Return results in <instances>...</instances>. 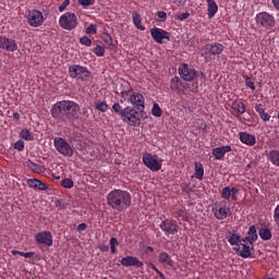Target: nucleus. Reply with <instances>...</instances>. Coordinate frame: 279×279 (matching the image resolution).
I'll return each mask as SVG.
<instances>
[{
    "mask_svg": "<svg viewBox=\"0 0 279 279\" xmlns=\"http://www.w3.org/2000/svg\"><path fill=\"white\" fill-rule=\"evenodd\" d=\"M80 105L73 100H61L57 101L50 112L53 119H59L60 121H69L73 123L80 119L81 114Z\"/></svg>",
    "mask_w": 279,
    "mask_h": 279,
    "instance_id": "f257e3e1",
    "label": "nucleus"
},
{
    "mask_svg": "<svg viewBox=\"0 0 279 279\" xmlns=\"http://www.w3.org/2000/svg\"><path fill=\"white\" fill-rule=\"evenodd\" d=\"M107 205L111 210L124 213L132 206V194L125 190H112L107 194Z\"/></svg>",
    "mask_w": 279,
    "mask_h": 279,
    "instance_id": "f03ea898",
    "label": "nucleus"
},
{
    "mask_svg": "<svg viewBox=\"0 0 279 279\" xmlns=\"http://www.w3.org/2000/svg\"><path fill=\"white\" fill-rule=\"evenodd\" d=\"M226 47L220 43H211L202 47L201 56L204 58L205 62H211L215 58L221 56Z\"/></svg>",
    "mask_w": 279,
    "mask_h": 279,
    "instance_id": "7ed1b4c3",
    "label": "nucleus"
},
{
    "mask_svg": "<svg viewBox=\"0 0 279 279\" xmlns=\"http://www.w3.org/2000/svg\"><path fill=\"white\" fill-rule=\"evenodd\" d=\"M179 75L184 82H195L196 77H201V80H206V74H204V72L196 71L187 63L179 65Z\"/></svg>",
    "mask_w": 279,
    "mask_h": 279,
    "instance_id": "20e7f679",
    "label": "nucleus"
},
{
    "mask_svg": "<svg viewBox=\"0 0 279 279\" xmlns=\"http://www.w3.org/2000/svg\"><path fill=\"white\" fill-rule=\"evenodd\" d=\"M69 75L72 80H76L77 82H86L88 77H93V72L84 65L72 64L69 66Z\"/></svg>",
    "mask_w": 279,
    "mask_h": 279,
    "instance_id": "39448f33",
    "label": "nucleus"
},
{
    "mask_svg": "<svg viewBox=\"0 0 279 279\" xmlns=\"http://www.w3.org/2000/svg\"><path fill=\"white\" fill-rule=\"evenodd\" d=\"M255 23L257 27L263 29H274L276 27V16L267 11H262L256 14Z\"/></svg>",
    "mask_w": 279,
    "mask_h": 279,
    "instance_id": "423d86ee",
    "label": "nucleus"
},
{
    "mask_svg": "<svg viewBox=\"0 0 279 279\" xmlns=\"http://www.w3.org/2000/svg\"><path fill=\"white\" fill-rule=\"evenodd\" d=\"M122 121L131 125L132 128H138L141 125V118L138 117V109L128 106L124 108V114L122 116Z\"/></svg>",
    "mask_w": 279,
    "mask_h": 279,
    "instance_id": "0eeeda50",
    "label": "nucleus"
},
{
    "mask_svg": "<svg viewBox=\"0 0 279 279\" xmlns=\"http://www.w3.org/2000/svg\"><path fill=\"white\" fill-rule=\"evenodd\" d=\"M211 213L214 214V217L218 219V221H223V219H228V217L232 215V210L226 201L216 203L211 209Z\"/></svg>",
    "mask_w": 279,
    "mask_h": 279,
    "instance_id": "6e6552de",
    "label": "nucleus"
},
{
    "mask_svg": "<svg viewBox=\"0 0 279 279\" xmlns=\"http://www.w3.org/2000/svg\"><path fill=\"white\" fill-rule=\"evenodd\" d=\"M59 25L61 29L72 32V29H75V27H77V15H75V13L72 12L63 13L59 17Z\"/></svg>",
    "mask_w": 279,
    "mask_h": 279,
    "instance_id": "1a4fd4ad",
    "label": "nucleus"
},
{
    "mask_svg": "<svg viewBox=\"0 0 279 279\" xmlns=\"http://www.w3.org/2000/svg\"><path fill=\"white\" fill-rule=\"evenodd\" d=\"M53 145L61 156H64L65 158H73V147H71V144H69L66 140L62 137H54Z\"/></svg>",
    "mask_w": 279,
    "mask_h": 279,
    "instance_id": "9d476101",
    "label": "nucleus"
},
{
    "mask_svg": "<svg viewBox=\"0 0 279 279\" xmlns=\"http://www.w3.org/2000/svg\"><path fill=\"white\" fill-rule=\"evenodd\" d=\"M26 21L31 27H41L45 23V15L40 11L33 9L28 11Z\"/></svg>",
    "mask_w": 279,
    "mask_h": 279,
    "instance_id": "9b49d317",
    "label": "nucleus"
},
{
    "mask_svg": "<svg viewBox=\"0 0 279 279\" xmlns=\"http://www.w3.org/2000/svg\"><path fill=\"white\" fill-rule=\"evenodd\" d=\"M150 36L158 45H165V43H169V40H171V34L158 27L150 29Z\"/></svg>",
    "mask_w": 279,
    "mask_h": 279,
    "instance_id": "f8f14e48",
    "label": "nucleus"
},
{
    "mask_svg": "<svg viewBox=\"0 0 279 279\" xmlns=\"http://www.w3.org/2000/svg\"><path fill=\"white\" fill-rule=\"evenodd\" d=\"M0 49L14 53V51H19V43L5 35H0Z\"/></svg>",
    "mask_w": 279,
    "mask_h": 279,
    "instance_id": "ddd939ff",
    "label": "nucleus"
},
{
    "mask_svg": "<svg viewBox=\"0 0 279 279\" xmlns=\"http://www.w3.org/2000/svg\"><path fill=\"white\" fill-rule=\"evenodd\" d=\"M142 160L145 167H147V169L150 171H160V169H162V165L158 162V159H156V157L149 153L143 154Z\"/></svg>",
    "mask_w": 279,
    "mask_h": 279,
    "instance_id": "4468645a",
    "label": "nucleus"
},
{
    "mask_svg": "<svg viewBox=\"0 0 279 279\" xmlns=\"http://www.w3.org/2000/svg\"><path fill=\"white\" fill-rule=\"evenodd\" d=\"M159 228L160 230H162V232H165L166 236H169L170 234H178V230H180V227H178V222H175V220L169 219L161 221Z\"/></svg>",
    "mask_w": 279,
    "mask_h": 279,
    "instance_id": "2eb2a0df",
    "label": "nucleus"
},
{
    "mask_svg": "<svg viewBox=\"0 0 279 279\" xmlns=\"http://www.w3.org/2000/svg\"><path fill=\"white\" fill-rule=\"evenodd\" d=\"M130 101L134 109L140 110V112L145 111V96L143 94L134 92L130 96Z\"/></svg>",
    "mask_w": 279,
    "mask_h": 279,
    "instance_id": "dca6fc26",
    "label": "nucleus"
},
{
    "mask_svg": "<svg viewBox=\"0 0 279 279\" xmlns=\"http://www.w3.org/2000/svg\"><path fill=\"white\" fill-rule=\"evenodd\" d=\"M170 90H172V93H177V95H184V90H186V83L182 82L181 77L173 76L170 80Z\"/></svg>",
    "mask_w": 279,
    "mask_h": 279,
    "instance_id": "f3484780",
    "label": "nucleus"
},
{
    "mask_svg": "<svg viewBox=\"0 0 279 279\" xmlns=\"http://www.w3.org/2000/svg\"><path fill=\"white\" fill-rule=\"evenodd\" d=\"M122 267H135V269H143L144 264L136 256H125L120 259Z\"/></svg>",
    "mask_w": 279,
    "mask_h": 279,
    "instance_id": "a211bd4d",
    "label": "nucleus"
},
{
    "mask_svg": "<svg viewBox=\"0 0 279 279\" xmlns=\"http://www.w3.org/2000/svg\"><path fill=\"white\" fill-rule=\"evenodd\" d=\"M35 241L39 244L47 245L51 247L53 245V236L49 231H41L35 235Z\"/></svg>",
    "mask_w": 279,
    "mask_h": 279,
    "instance_id": "6ab92c4d",
    "label": "nucleus"
},
{
    "mask_svg": "<svg viewBox=\"0 0 279 279\" xmlns=\"http://www.w3.org/2000/svg\"><path fill=\"white\" fill-rule=\"evenodd\" d=\"M236 195H239V189L236 187L230 189V186H225L220 191V196L222 199H227L228 202H230V199H232V202H236V199H239Z\"/></svg>",
    "mask_w": 279,
    "mask_h": 279,
    "instance_id": "aec40b11",
    "label": "nucleus"
},
{
    "mask_svg": "<svg viewBox=\"0 0 279 279\" xmlns=\"http://www.w3.org/2000/svg\"><path fill=\"white\" fill-rule=\"evenodd\" d=\"M256 241H258V231L256 230V226L252 225L248 228L247 235L244 239H242V243L254 245Z\"/></svg>",
    "mask_w": 279,
    "mask_h": 279,
    "instance_id": "412c9836",
    "label": "nucleus"
},
{
    "mask_svg": "<svg viewBox=\"0 0 279 279\" xmlns=\"http://www.w3.org/2000/svg\"><path fill=\"white\" fill-rule=\"evenodd\" d=\"M239 138L243 143V145H247V147H254L256 145V135L247 133V132H240Z\"/></svg>",
    "mask_w": 279,
    "mask_h": 279,
    "instance_id": "4be33fe9",
    "label": "nucleus"
},
{
    "mask_svg": "<svg viewBox=\"0 0 279 279\" xmlns=\"http://www.w3.org/2000/svg\"><path fill=\"white\" fill-rule=\"evenodd\" d=\"M252 250H254V244H245V242H241L238 246V254L241 258H250L252 256Z\"/></svg>",
    "mask_w": 279,
    "mask_h": 279,
    "instance_id": "5701e85b",
    "label": "nucleus"
},
{
    "mask_svg": "<svg viewBox=\"0 0 279 279\" xmlns=\"http://www.w3.org/2000/svg\"><path fill=\"white\" fill-rule=\"evenodd\" d=\"M232 151V146H220L213 149V156L216 160H222L226 156V154H230Z\"/></svg>",
    "mask_w": 279,
    "mask_h": 279,
    "instance_id": "b1692460",
    "label": "nucleus"
},
{
    "mask_svg": "<svg viewBox=\"0 0 279 279\" xmlns=\"http://www.w3.org/2000/svg\"><path fill=\"white\" fill-rule=\"evenodd\" d=\"M158 262L163 265V267H169L172 269V267H175V262L171 258V255L167 252H161L158 255Z\"/></svg>",
    "mask_w": 279,
    "mask_h": 279,
    "instance_id": "393cba45",
    "label": "nucleus"
},
{
    "mask_svg": "<svg viewBox=\"0 0 279 279\" xmlns=\"http://www.w3.org/2000/svg\"><path fill=\"white\" fill-rule=\"evenodd\" d=\"M231 109L233 110V112H235L234 117H236V119H239L241 114H245V104H243V101L241 100H232Z\"/></svg>",
    "mask_w": 279,
    "mask_h": 279,
    "instance_id": "a878e982",
    "label": "nucleus"
},
{
    "mask_svg": "<svg viewBox=\"0 0 279 279\" xmlns=\"http://www.w3.org/2000/svg\"><path fill=\"white\" fill-rule=\"evenodd\" d=\"M226 239L228 243H230V245H236V247H239V245L243 243V239H241V234L236 232H232V231L227 232Z\"/></svg>",
    "mask_w": 279,
    "mask_h": 279,
    "instance_id": "bb28decb",
    "label": "nucleus"
},
{
    "mask_svg": "<svg viewBox=\"0 0 279 279\" xmlns=\"http://www.w3.org/2000/svg\"><path fill=\"white\" fill-rule=\"evenodd\" d=\"M27 184L31 189H35V191H47V189H49L45 182L38 179H28Z\"/></svg>",
    "mask_w": 279,
    "mask_h": 279,
    "instance_id": "cd10ccee",
    "label": "nucleus"
},
{
    "mask_svg": "<svg viewBox=\"0 0 279 279\" xmlns=\"http://www.w3.org/2000/svg\"><path fill=\"white\" fill-rule=\"evenodd\" d=\"M207 1V14L208 19H214L215 14L219 12V5L215 0H206Z\"/></svg>",
    "mask_w": 279,
    "mask_h": 279,
    "instance_id": "c85d7f7f",
    "label": "nucleus"
},
{
    "mask_svg": "<svg viewBox=\"0 0 279 279\" xmlns=\"http://www.w3.org/2000/svg\"><path fill=\"white\" fill-rule=\"evenodd\" d=\"M255 111L259 114V118L265 123H267V121H269V119H271V116H269V113L265 111V105H263V104L255 105Z\"/></svg>",
    "mask_w": 279,
    "mask_h": 279,
    "instance_id": "c756f323",
    "label": "nucleus"
},
{
    "mask_svg": "<svg viewBox=\"0 0 279 279\" xmlns=\"http://www.w3.org/2000/svg\"><path fill=\"white\" fill-rule=\"evenodd\" d=\"M132 19H133V25L136 27V29H140V32H145V26L142 24L143 19L141 17V14L136 11H133Z\"/></svg>",
    "mask_w": 279,
    "mask_h": 279,
    "instance_id": "7c9ffc66",
    "label": "nucleus"
},
{
    "mask_svg": "<svg viewBox=\"0 0 279 279\" xmlns=\"http://www.w3.org/2000/svg\"><path fill=\"white\" fill-rule=\"evenodd\" d=\"M26 167H28V169H31V171H33L34 173H45V171H47L45 166H39L32 160L26 161Z\"/></svg>",
    "mask_w": 279,
    "mask_h": 279,
    "instance_id": "2f4dec72",
    "label": "nucleus"
},
{
    "mask_svg": "<svg viewBox=\"0 0 279 279\" xmlns=\"http://www.w3.org/2000/svg\"><path fill=\"white\" fill-rule=\"evenodd\" d=\"M11 254L13 256L19 255V256H23L24 258H35V260H40V255H36V253L34 252L25 253V252L13 250L11 251Z\"/></svg>",
    "mask_w": 279,
    "mask_h": 279,
    "instance_id": "473e14b6",
    "label": "nucleus"
},
{
    "mask_svg": "<svg viewBox=\"0 0 279 279\" xmlns=\"http://www.w3.org/2000/svg\"><path fill=\"white\" fill-rule=\"evenodd\" d=\"M267 159L271 165L275 167H279V150L278 149H272L267 154Z\"/></svg>",
    "mask_w": 279,
    "mask_h": 279,
    "instance_id": "72a5a7b5",
    "label": "nucleus"
},
{
    "mask_svg": "<svg viewBox=\"0 0 279 279\" xmlns=\"http://www.w3.org/2000/svg\"><path fill=\"white\" fill-rule=\"evenodd\" d=\"M259 234V239H262V241H271V230H269V228L267 227H263L259 229L258 231Z\"/></svg>",
    "mask_w": 279,
    "mask_h": 279,
    "instance_id": "f704fd0d",
    "label": "nucleus"
},
{
    "mask_svg": "<svg viewBox=\"0 0 279 279\" xmlns=\"http://www.w3.org/2000/svg\"><path fill=\"white\" fill-rule=\"evenodd\" d=\"M194 167V177L196 178V180H204V166L199 162H195Z\"/></svg>",
    "mask_w": 279,
    "mask_h": 279,
    "instance_id": "c9c22d12",
    "label": "nucleus"
},
{
    "mask_svg": "<svg viewBox=\"0 0 279 279\" xmlns=\"http://www.w3.org/2000/svg\"><path fill=\"white\" fill-rule=\"evenodd\" d=\"M95 109L98 110V112H108V104H106V101L102 100H96Z\"/></svg>",
    "mask_w": 279,
    "mask_h": 279,
    "instance_id": "e433bc0d",
    "label": "nucleus"
},
{
    "mask_svg": "<svg viewBox=\"0 0 279 279\" xmlns=\"http://www.w3.org/2000/svg\"><path fill=\"white\" fill-rule=\"evenodd\" d=\"M112 110H113V112H116V114H119L121 117V119H123V116L125 114V108H123L121 106V104L114 102L112 105Z\"/></svg>",
    "mask_w": 279,
    "mask_h": 279,
    "instance_id": "4c0bfd02",
    "label": "nucleus"
},
{
    "mask_svg": "<svg viewBox=\"0 0 279 279\" xmlns=\"http://www.w3.org/2000/svg\"><path fill=\"white\" fill-rule=\"evenodd\" d=\"M20 136L24 141H34V134H32V132L27 129L22 130Z\"/></svg>",
    "mask_w": 279,
    "mask_h": 279,
    "instance_id": "58836bf2",
    "label": "nucleus"
},
{
    "mask_svg": "<svg viewBox=\"0 0 279 279\" xmlns=\"http://www.w3.org/2000/svg\"><path fill=\"white\" fill-rule=\"evenodd\" d=\"M174 217L179 220V221H186L187 217H186V211H184V209H178L174 213Z\"/></svg>",
    "mask_w": 279,
    "mask_h": 279,
    "instance_id": "ea45409f",
    "label": "nucleus"
},
{
    "mask_svg": "<svg viewBox=\"0 0 279 279\" xmlns=\"http://www.w3.org/2000/svg\"><path fill=\"white\" fill-rule=\"evenodd\" d=\"M93 52L95 53V56H97L98 58H104L105 53H106V48L97 45L94 49Z\"/></svg>",
    "mask_w": 279,
    "mask_h": 279,
    "instance_id": "a19ab883",
    "label": "nucleus"
},
{
    "mask_svg": "<svg viewBox=\"0 0 279 279\" xmlns=\"http://www.w3.org/2000/svg\"><path fill=\"white\" fill-rule=\"evenodd\" d=\"M111 254H117V246H119V240L117 238H111L109 240Z\"/></svg>",
    "mask_w": 279,
    "mask_h": 279,
    "instance_id": "79ce46f5",
    "label": "nucleus"
},
{
    "mask_svg": "<svg viewBox=\"0 0 279 279\" xmlns=\"http://www.w3.org/2000/svg\"><path fill=\"white\" fill-rule=\"evenodd\" d=\"M151 114L153 117H162V109H160V106L157 102L153 105Z\"/></svg>",
    "mask_w": 279,
    "mask_h": 279,
    "instance_id": "37998d69",
    "label": "nucleus"
},
{
    "mask_svg": "<svg viewBox=\"0 0 279 279\" xmlns=\"http://www.w3.org/2000/svg\"><path fill=\"white\" fill-rule=\"evenodd\" d=\"M61 186H63V189H73L75 183L71 179H63L61 180Z\"/></svg>",
    "mask_w": 279,
    "mask_h": 279,
    "instance_id": "c03bdc74",
    "label": "nucleus"
},
{
    "mask_svg": "<svg viewBox=\"0 0 279 279\" xmlns=\"http://www.w3.org/2000/svg\"><path fill=\"white\" fill-rule=\"evenodd\" d=\"M14 149H17V151H23L25 149V142L22 140H19L17 142L14 143Z\"/></svg>",
    "mask_w": 279,
    "mask_h": 279,
    "instance_id": "a18cd8bd",
    "label": "nucleus"
},
{
    "mask_svg": "<svg viewBox=\"0 0 279 279\" xmlns=\"http://www.w3.org/2000/svg\"><path fill=\"white\" fill-rule=\"evenodd\" d=\"M80 43H81V45H85V47H90V45H93V40H90V38H88V36L81 37Z\"/></svg>",
    "mask_w": 279,
    "mask_h": 279,
    "instance_id": "49530a36",
    "label": "nucleus"
},
{
    "mask_svg": "<svg viewBox=\"0 0 279 279\" xmlns=\"http://www.w3.org/2000/svg\"><path fill=\"white\" fill-rule=\"evenodd\" d=\"M78 4L83 8H88L90 5H95V0H78Z\"/></svg>",
    "mask_w": 279,
    "mask_h": 279,
    "instance_id": "de8ad7c7",
    "label": "nucleus"
},
{
    "mask_svg": "<svg viewBox=\"0 0 279 279\" xmlns=\"http://www.w3.org/2000/svg\"><path fill=\"white\" fill-rule=\"evenodd\" d=\"M245 84H246L247 88H251V90H256V85H254V81H252V77L246 76Z\"/></svg>",
    "mask_w": 279,
    "mask_h": 279,
    "instance_id": "09e8293b",
    "label": "nucleus"
},
{
    "mask_svg": "<svg viewBox=\"0 0 279 279\" xmlns=\"http://www.w3.org/2000/svg\"><path fill=\"white\" fill-rule=\"evenodd\" d=\"M86 34H90V35L97 34V24H90V25L86 28Z\"/></svg>",
    "mask_w": 279,
    "mask_h": 279,
    "instance_id": "8fccbe9b",
    "label": "nucleus"
},
{
    "mask_svg": "<svg viewBox=\"0 0 279 279\" xmlns=\"http://www.w3.org/2000/svg\"><path fill=\"white\" fill-rule=\"evenodd\" d=\"M71 0H64L61 5H59V12H64L66 7L70 5Z\"/></svg>",
    "mask_w": 279,
    "mask_h": 279,
    "instance_id": "3c124183",
    "label": "nucleus"
},
{
    "mask_svg": "<svg viewBox=\"0 0 279 279\" xmlns=\"http://www.w3.org/2000/svg\"><path fill=\"white\" fill-rule=\"evenodd\" d=\"M157 16H158V19H160V21L162 23H165V21H167V12H165V11L157 12Z\"/></svg>",
    "mask_w": 279,
    "mask_h": 279,
    "instance_id": "603ef678",
    "label": "nucleus"
},
{
    "mask_svg": "<svg viewBox=\"0 0 279 279\" xmlns=\"http://www.w3.org/2000/svg\"><path fill=\"white\" fill-rule=\"evenodd\" d=\"M191 14L189 12L177 15L178 21H186Z\"/></svg>",
    "mask_w": 279,
    "mask_h": 279,
    "instance_id": "864d4df0",
    "label": "nucleus"
},
{
    "mask_svg": "<svg viewBox=\"0 0 279 279\" xmlns=\"http://www.w3.org/2000/svg\"><path fill=\"white\" fill-rule=\"evenodd\" d=\"M148 267L150 269H153L154 271H156V274L159 276H160V274H162V271H160V269H158V267H156L154 263H148Z\"/></svg>",
    "mask_w": 279,
    "mask_h": 279,
    "instance_id": "5fc2aeb1",
    "label": "nucleus"
},
{
    "mask_svg": "<svg viewBox=\"0 0 279 279\" xmlns=\"http://www.w3.org/2000/svg\"><path fill=\"white\" fill-rule=\"evenodd\" d=\"M87 226L85 222H82L77 226V232H84L86 230Z\"/></svg>",
    "mask_w": 279,
    "mask_h": 279,
    "instance_id": "6e6d98bb",
    "label": "nucleus"
},
{
    "mask_svg": "<svg viewBox=\"0 0 279 279\" xmlns=\"http://www.w3.org/2000/svg\"><path fill=\"white\" fill-rule=\"evenodd\" d=\"M99 250H100V252H108V250H110V246H108V245H106V244H101V245L99 246Z\"/></svg>",
    "mask_w": 279,
    "mask_h": 279,
    "instance_id": "4d7b16f0",
    "label": "nucleus"
},
{
    "mask_svg": "<svg viewBox=\"0 0 279 279\" xmlns=\"http://www.w3.org/2000/svg\"><path fill=\"white\" fill-rule=\"evenodd\" d=\"M271 3L274 5L275 10H278V12H279V0H271Z\"/></svg>",
    "mask_w": 279,
    "mask_h": 279,
    "instance_id": "13d9d810",
    "label": "nucleus"
},
{
    "mask_svg": "<svg viewBox=\"0 0 279 279\" xmlns=\"http://www.w3.org/2000/svg\"><path fill=\"white\" fill-rule=\"evenodd\" d=\"M13 119H14L15 121H19V119H21V114H19V112H14V113H13Z\"/></svg>",
    "mask_w": 279,
    "mask_h": 279,
    "instance_id": "bf43d9fd",
    "label": "nucleus"
},
{
    "mask_svg": "<svg viewBox=\"0 0 279 279\" xmlns=\"http://www.w3.org/2000/svg\"><path fill=\"white\" fill-rule=\"evenodd\" d=\"M106 43H110V45H112V37L107 36V40H106Z\"/></svg>",
    "mask_w": 279,
    "mask_h": 279,
    "instance_id": "052dcab7",
    "label": "nucleus"
},
{
    "mask_svg": "<svg viewBox=\"0 0 279 279\" xmlns=\"http://www.w3.org/2000/svg\"><path fill=\"white\" fill-rule=\"evenodd\" d=\"M146 250H147V252H154V247H151V246H147Z\"/></svg>",
    "mask_w": 279,
    "mask_h": 279,
    "instance_id": "680f3d73",
    "label": "nucleus"
},
{
    "mask_svg": "<svg viewBox=\"0 0 279 279\" xmlns=\"http://www.w3.org/2000/svg\"><path fill=\"white\" fill-rule=\"evenodd\" d=\"M198 86H197V82H195V87L194 90H197Z\"/></svg>",
    "mask_w": 279,
    "mask_h": 279,
    "instance_id": "e2e57ef3",
    "label": "nucleus"
}]
</instances>
